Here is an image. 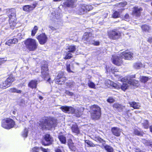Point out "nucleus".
<instances>
[{"label": "nucleus", "instance_id": "f3484780", "mask_svg": "<svg viewBox=\"0 0 152 152\" xmlns=\"http://www.w3.org/2000/svg\"><path fill=\"white\" fill-rule=\"evenodd\" d=\"M121 81L123 82H124L121 86V88L122 90L125 91L127 89V88L129 86V82H127L128 80H126L125 78H123L121 79Z\"/></svg>", "mask_w": 152, "mask_h": 152}, {"label": "nucleus", "instance_id": "f03ea898", "mask_svg": "<svg viewBox=\"0 0 152 152\" xmlns=\"http://www.w3.org/2000/svg\"><path fill=\"white\" fill-rule=\"evenodd\" d=\"M24 42L26 48L29 51H34L37 48L38 43L34 39L28 38L25 40Z\"/></svg>", "mask_w": 152, "mask_h": 152}, {"label": "nucleus", "instance_id": "13d9d810", "mask_svg": "<svg viewBox=\"0 0 152 152\" xmlns=\"http://www.w3.org/2000/svg\"><path fill=\"white\" fill-rule=\"evenodd\" d=\"M40 149L43 152H48L49 151V149H45L42 147H41Z\"/></svg>", "mask_w": 152, "mask_h": 152}, {"label": "nucleus", "instance_id": "4c0bfd02", "mask_svg": "<svg viewBox=\"0 0 152 152\" xmlns=\"http://www.w3.org/2000/svg\"><path fill=\"white\" fill-rule=\"evenodd\" d=\"M85 143L87 144L90 147H94L95 146V145L94 144L89 140H85Z\"/></svg>", "mask_w": 152, "mask_h": 152}, {"label": "nucleus", "instance_id": "ea45409f", "mask_svg": "<svg viewBox=\"0 0 152 152\" xmlns=\"http://www.w3.org/2000/svg\"><path fill=\"white\" fill-rule=\"evenodd\" d=\"M68 49L70 52H73L75 51L76 50V47L75 46L70 45L68 48Z\"/></svg>", "mask_w": 152, "mask_h": 152}, {"label": "nucleus", "instance_id": "1a4fd4ad", "mask_svg": "<svg viewBox=\"0 0 152 152\" xmlns=\"http://www.w3.org/2000/svg\"><path fill=\"white\" fill-rule=\"evenodd\" d=\"M37 39L40 44L43 45L47 41L48 37L45 33L40 34L37 37Z\"/></svg>", "mask_w": 152, "mask_h": 152}, {"label": "nucleus", "instance_id": "20e7f679", "mask_svg": "<svg viewBox=\"0 0 152 152\" xmlns=\"http://www.w3.org/2000/svg\"><path fill=\"white\" fill-rule=\"evenodd\" d=\"M61 109L64 112L68 113H74L77 117H80L82 114L80 109H76L71 107L66 106H62L61 107Z\"/></svg>", "mask_w": 152, "mask_h": 152}, {"label": "nucleus", "instance_id": "4468645a", "mask_svg": "<svg viewBox=\"0 0 152 152\" xmlns=\"http://www.w3.org/2000/svg\"><path fill=\"white\" fill-rule=\"evenodd\" d=\"M92 34L90 32H85L84 34L82 39L84 41L90 42V40L94 38Z\"/></svg>", "mask_w": 152, "mask_h": 152}, {"label": "nucleus", "instance_id": "bb28decb", "mask_svg": "<svg viewBox=\"0 0 152 152\" xmlns=\"http://www.w3.org/2000/svg\"><path fill=\"white\" fill-rule=\"evenodd\" d=\"M10 86V85L6 80L2 82L0 84V88H1L5 89Z\"/></svg>", "mask_w": 152, "mask_h": 152}, {"label": "nucleus", "instance_id": "9b49d317", "mask_svg": "<svg viewBox=\"0 0 152 152\" xmlns=\"http://www.w3.org/2000/svg\"><path fill=\"white\" fill-rule=\"evenodd\" d=\"M63 75L62 72L58 74L56 81V83L59 84H62L65 81L66 79L65 77L63 76Z\"/></svg>", "mask_w": 152, "mask_h": 152}, {"label": "nucleus", "instance_id": "5fc2aeb1", "mask_svg": "<svg viewBox=\"0 0 152 152\" xmlns=\"http://www.w3.org/2000/svg\"><path fill=\"white\" fill-rule=\"evenodd\" d=\"M107 101L109 103H111L113 102L114 101V100L112 97H110L107 100Z\"/></svg>", "mask_w": 152, "mask_h": 152}, {"label": "nucleus", "instance_id": "6e6d98bb", "mask_svg": "<svg viewBox=\"0 0 152 152\" xmlns=\"http://www.w3.org/2000/svg\"><path fill=\"white\" fill-rule=\"evenodd\" d=\"M65 93L67 95L72 96L73 95V93L72 92H70L68 91H66Z\"/></svg>", "mask_w": 152, "mask_h": 152}, {"label": "nucleus", "instance_id": "7c9ffc66", "mask_svg": "<svg viewBox=\"0 0 152 152\" xmlns=\"http://www.w3.org/2000/svg\"><path fill=\"white\" fill-rule=\"evenodd\" d=\"M9 91L12 93H16L20 94L21 93V91L18 90L17 89L15 88H10L9 90Z\"/></svg>", "mask_w": 152, "mask_h": 152}, {"label": "nucleus", "instance_id": "ddd939ff", "mask_svg": "<svg viewBox=\"0 0 152 152\" xmlns=\"http://www.w3.org/2000/svg\"><path fill=\"white\" fill-rule=\"evenodd\" d=\"M45 140L47 142V143L45 144L43 143V144L45 145H48L52 144L53 141V138L48 134H46L45 136Z\"/></svg>", "mask_w": 152, "mask_h": 152}, {"label": "nucleus", "instance_id": "7ed1b4c3", "mask_svg": "<svg viewBox=\"0 0 152 152\" xmlns=\"http://www.w3.org/2000/svg\"><path fill=\"white\" fill-rule=\"evenodd\" d=\"M90 112L91 117L94 119H98L101 115L100 108L96 105H94L91 107Z\"/></svg>", "mask_w": 152, "mask_h": 152}, {"label": "nucleus", "instance_id": "e433bc0d", "mask_svg": "<svg viewBox=\"0 0 152 152\" xmlns=\"http://www.w3.org/2000/svg\"><path fill=\"white\" fill-rule=\"evenodd\" d=\"M120 13L119 12L116 11H115L112 15V17L116 18H118L120 16Z\"/></svg>", "mask_w": 152, "mask_h": 152}, {"label": "nucleus", "instance_id": "f704fd0d", "mask_svg": "<svg viewBox=\"0 0 152 152\" xmlns=\"http://www.w3.org/2000/svg\"><path fill=\"white\" fill-rule=\"evenodd\" d=\"M142 126L145 129H148L149 127L148 121L147 120H144L142 123Z\"/></svg>", "mask_w": 152, "mask_h": 152}, {"label": "nucleus", "instance_id": "052dcab7", "mask_svg": "<svg viewBox=\"0 0 152 152\" xmlns=\"http://www.w3.org/2000/svg\"><path fill=\"white\" fill-rule=\"evenodd\" d=\"M6 61V60H4V58H0V65L4 63Z\"/></svg>", "mask_w": 152, "mask_h": 152}, {"label": "nucleus", "instance_id": "4be33fe9", "mask_svg": "<svg viewBox=\"0 0 152 152\" xmlns=\"http://www.w3.org/2000/svg\"><path fill=\"white\" fill-rule=\"evenodd\" d=\"M71 129L73 132L78 134L79 133V129L76 123H73L72 124Z\"/></svg>", "mask_w": 152, "mask_h": 152}, {"label": "nucleus", "instance_id": "2f4dec72", "mask_svg": "<svg viewBox=\"0 0 152 152\" xmlns=\"http://www.w3.org/2000/svg\"><path fill=\"white\" fill-rule=\"evenodd\" d=\"M83 6L85 7V9L86 12H87V11L92 10L93 8V7L91 5L85 4H83Z\"/></svg>", "mask_w": 152, "mask_h": 152}, {"label": "nucleus", "instance_id": "c85d7f7f", "mask_svg": "<svg viewBox=\"0 0 152 152\" xmlns=\"http://www.w3.org/2000/svg\"><path fill=\"white\" fill-rule=\"evenodd\" d=\"M66 66L67 70L68 72H73L72 71V70L73 69L74 67L73 65L72 64H68V63H67Z\"/></svg>", "mask_w": 152, "mask_h": 152}, {"label": "nucleus", "instance_id": "473e14b6", "mask_svg": "<svg viewBox=\"0 0 152 152\" xmlns=\"http://www.w3.org/2000/svg\"><path fill=\"white\" fill-rule=\"evenodd\" d=\"M151 78L146 76H141L140 77V81L141 82L145 83L150 80Z\"/></svg>", "mask_w": 152, "mask_h": 152}, {"label": "nucleus", "instance_id": "bf43d9fd", "mask_svg": "<svg viewBox=\"0 0 152 152\" xmlns=\"http://www.w3.org/2000/svg\"><path fill=\"white\" fill-rule=\"evenodd\" d=\"M92 44L95 45H98L99 44V42L98 41H94L92 43Z\"/></svg>", "mask_w": 152, "mask_h": 152}, {"label": "nucleus", "instance_id": "864d4df0", "mask_svg": "<svg viewBox=\"0 0 152 152\" xmlns=\"http://www.w3.org/2000/svg\"><path fill=\"white\" fill-rule=\"evenodd\" d=\"M12 44V39L9 40L5 43L6 45H7L9 46H10Z\"/></svg>", "mask_w": 152, "mask_h": 152}, {"label": "nucleus", "instance_id": "b1692460", "mask_svg": "<svg viewBox=\"0 0 152 152\" xmlns=\"http://www.w3.org/2000/svg\"><path fill=\"white\" fill-rule=\"evenodd\" d=\"M129 104L130 106L134 108V109H139L141 106L139 103L135 102H129Z\"/></svg>", "mask_w": 152, "mask_h": 152}, {"label": "nucleus", "instance_id": "338daca9", "mask_svg": "<svg viewBox=\"0 0 152 152\" xmlns=\"http://www.w3.org/2000/svg\"><path fill=\"white\" fill-rule=\"evenodd\" d=\"M141 151L140 149H136L135 150V152H141Z\"/></svg>", "mask_w": 152, "mask_h": 152}, {"label": "nucleus", "instance_id": "680f3d73", "mask_svg": "<svg viewBox=\"0 0 152 152\" xmlns=\"http://www.w3.org/2000/svg\"><path fill=\"white\" fill-rule=\"evenodd\" d=\"M129 110H128L127 112L126 113H124V115L126 116V118H128V117H129L131 115V114H129V115L128 114V112H129Z\"/></svg>", "mask_w": 152, "mask_h": 152}, {"label": "nucleus", "instance_id": "49530a36", "mask_svg": "<svg viewBox=\"0 0 152 152\" xmlns=\"http://www.w3.org/2000/svg\"><path fill=\"white\" fill-rule=\"evenodd\" d=\"M143 143H145L146 145H149L152 147V142H149L148 141L146 140H145L143 141Z\"/></svg>", "mask_w": 152, "mask_h": 152}, {"label": "nucleus", "instance_id": "09e8293b", "mask_svg": "<svg viewBox=\"0 0 152 152\" xmlns=\"http://www.w3.org/2000/svg\"><path fill=\"white\" fill-rule=\"evenodd\" d=\"M134 133L137 135L139 136H142V133L141 132H140L139 131L137 130H135L134 132Z\"/></svg>", "mask_w": 152, "mask_h": 152}, {"label": "nucleus", "instance_id": "5701e85b", "mask_svg": "<svg viewBox=\"0 0 152 152\" xmlns=\"http://www.w3.org/2000/svg\"><path fill=\"white\" fill-rule=\"evenodd\" d=\"M37 84V81L36 80H32L28 83V86L29 87L33 88H36Z\"/></svg>", "mask_w": 152, "mask_h": 152}, {"label": "nucleus", "instance_id": "774afa93", "mask_svg": "<svg viewBox=\"0 0 152 152\" xmlns=\"http://www.w3.org/2000/svg\"><path fill=\"white\" fill-rule=\"evenodd\" d=\"M149 128L150 132H152V126H150L149 127Z\"/></svg>", "mask_w": 152, "mask_h": 152}, {"label": "nucleus", "instance_id": "4d7b16f0", "mask_svg": "<svg viewBox=\"0 0 152 152\" xmlns=\"http://www.w3.org/2000/svg\"><path fill=\"white\" fill-rule=\"evenodd\" d=\"M12 40V44H16L18 42V40L16 38H13Z\"/></svg>", "mask_w": 152, "mask_h": 152}, {"label": "nucleus", "instance_id": "79ce46f5", "mask_svg": "<svg viewBox=\"0 0 152 152\" xmlns=\"http://www.w3.org/2000/svg\"><path fill=\"white\" fill-rule=\"evenodd\" d=\"M88 86L91 88H95V84L91 81L89 80L88 83Z\"/></svg>", "mask_w": 152, "mask_h": 152}, {"label": "nucleus", "instance_id": "a18cd8bd", "mask_svg": "<svg viewBox=\"0 0 152 152\" xmlns=\"http://www.w3.org/2000/svg\"><path fill=\"white\" fill-rule=\"evenodd\" d=\"M113 107L114 108L118 109H121L122 108V106L118 103L114 104L113 105Z\"/></svg>", "mask_w": 152, "mask_h": 152}, {"label": "nucleus", "instance_id": "c756f323", "mask_svg": "<svg viewBox=\"0 0 152 152\" xmlns=\"http://www.w3.org/2000/svg\"><path fill=\"white\" fill-rule=\"evenodd\" d=\"M58 138L61 143L66 144V137L63 135H59Z\"/></svg>", "mask_w": 152, "mask_h": 152}, {"label": "nucleus", "instance_id": "58836bf2", "mask_svg": "<svg viewBox=\"0 0 152 152\" xmlns=\"http://www.w3.org/2000/svg\"><path fill=\"white\" fill-rule=\"evenodd\" d=\"M142 30L145 31H148L150 29V27L145 25L142 26Z\"/></svg>", "mask_w": 152, "mask_h": 152}, {"label": "nucleus", "instance_id": "f8f14e48", "mask_svg": "<svg viewBox=\"0 0 152 152\" xmlns=\"http://www.w3.org/2000/svg\"><path fill=\"white\" fill-rule=\"evenodd\" d=\"M112 60L113 63L117 65H120L122 63V60L121 57L116 55L113 56Z\"/></svg>", "mask_w": 152, "mask_h": 152}, {"label": "nucleus", "instance_id": "3c124183", "mask_svg": "<svg viewBox=\"0 0 152 152\" xmlns=\"http://www.w3.org/2000/svg\"><path fill=\"white\" fill-rule=\"evenodd\" d=\"M123 19L127 21H129V15L127 14H126L123 17Z\"/></svg>", "mask_w": 152, "mask_h": 152}, {"label": "nucleus", "instance_id": "dca6fc26", "mask_svg": "<svg viewBox=\"0 0 152 152\" xmlns=\"http://www.w3.org/2000/svg\"><path fill=\"white\" fill-rule=\"evenodd\" d=\"M105 84L108 87L111 86L117 89H119L120 88V86L119 85L109 80H107Z\"/></svg>", "mask_w": 152, "mask_h": 152}, {"label": "nucleus", "instance_id": "0e129e2a", "mask_svg": "<svg viewBox=\"0 0 152 152\" xmlns=\"http://www.w3.org/2000/svg\"><path fill=\"white\" fill-rule=\"evenodd\" d=\"M37 4H33L32 6H31V9L32 10L36 6Z\"/></svg>", "mask_w": 152, "mask_h": 152}, {"label": "nucleus", "instance_id": "8fccbe9b", "mask_svg": "<svg viewBox=\"0 0 152 152\" xmlns=\"http://www.w3.org/2000/svg\"><path fill=\"white\" fill-rule=\"evenodd\" d=\"M75 85V83L73 81H71L67 83V85L69 87H73Z\"/></svg>", "mask_w": 152, "mask_h": 152}, {"label": "nucleus", "instance_id": "f257e3e1", "mask_svg": "<svg viewBox=\"0 0 152 152\" xmlns=\"http://www.w3.org/2000/svg\"><path fill=\"white\" fill-rule=\"evenodd\" d=\"M39 126L43 130H50L57 125L56 120L51 117L47 118L46 119H42L39 121Z\"/></svg>", "mask_w": 152, "mask_h": 152}, {"label": "nucleus", "instance_id": "de8ad7c7", "mask_svg": "<svg viewBox=\"0 0 152 152\" xmlns=\"http://www.w3.org/2000/svg\"><path fill=\"white\" fill-rule=\"evenodd\" d=\"M72 54L70 53V52L68 51L66 55L64 58L65 59H70L72 57Z\"/></svg>", "mask_w": 152, "mask_h": 152}, {"label": "nucleus", "instance_id": "423d86ee", "mask_svg": "<svg viewBox=\"0 0 152 152\" xmlns=\"http://www.w3.org/2000/svg\"><path fill=\"white\" fill-rule=\"evenodd\" d=\"M10 14L9 15V23L11 27H14L16 25V12L15 9H12L10 10Z\"/></svg>", "mask_w": 152, "mask_h": 152}, {"label": "nucleus", "instance_id": "c9c22d12", "mask_svg": "<svg viewBox=\"0 0 152 152\" xmlns=\"http://www.w3.org/2000/svg\"><path fill=\"white\" fill-rule=\"evenodd\" d=\"M134 66L136 69H139L143 66V65L141 62H139L135 63Z\"/></svg>", "mask_w": 152, "mask_h": 152}, {"label": "nucleus", "instance_id": "0eeeda50", "mask_svg": "<svg viewBox=\"0 0 152 152\" xmlns=\"http://www.w3.org/2000/svg\"><path fill=\"white\" fill-rule=\"evenodd\" d=\"M48 70V66L46 64H45L42 66L41 69L42 77L45 80H47V81L49 82L50 78L49 77Z\"/></svg>", "mask_w": 152, "mask_h": 152}, {"label": "nucleus", "instance_id": "39448f33", "mask_svg": "<svg viewBox=\"0 0 152 152\" xmlns=\"http://www.w3.org/2000/svg\"><path fill=\"white\" fill-rule=\"evenodd\" d=\"M15 124V121L12 119L9 118H5L1 121V126L7 129H10L13 128Z\"/></svg>", "mask_w": 152, "mask_h": 152}, {"label": "nucleus", "instance_id": "2eb2a0df", "mask_svg": "<svg viewBox=\"0 0 152 152\" xmlns=\"http://www.w3.org/2000/svg\"><path fill=\"white\" fill-rule=\"evenodd\" d=\"M111 132L113 134L117 137H119L120 135L122 130L117 127H113L111 129Z\"/></svg>", "mask_w": 152, "mask_h": 152}, {"label": "nucleus", "instance_id": "603ef678", "mask_svg": "<svg viewBox=\"0 0 152 152\" xmlns=\"http://www.w3.org/2000/svg\"><path fill=\"white\" fill-rule=\"evenodd\" d=\"M127 4V2L126 1L121 2L119 4V5L120 7H124Z\"/></svg>", "mask_w": 152, "mask_h": 152}, {"label": "nucleus", "instance_id": "37998d69", "mask_svg": "<svg viewBox=\"0 0 152 152\" xmlns=\"http://www.w3.org/2000/svg\"><path fill=\"white\" fill-rule=\"evenodd\" d=\"M31 6L30 5H26L23 7V9L24 10L26 11H28L29 10H31Z\"/></svg>", "mask_w": 152, "mask_h": 152}, {"label": "nucleus", "instance_id": "cd10ccee", "mask_svg": "<svg viewBox=\"0 0 152 152\" xmlns=\"http://www.w3.org/2000/svg\"><path fill=\"white\" fill-rule=\"evenodd\" d=\"M15 79L13 77L12 75H11L7 79L5 80L7 83L10 86L12 83L15 80Z\"/></svg>", "mask_w": 152, "mask_h": 152}, {"label": "nucleus", "instance_id": "6ab92c4d", "mask_svg": "<svg viewBox=\"0 0 152 152\" xmlns=\"http://www.w3.org/2000/svg\"><path fill=\"white\" fill-rule=\"evenodd\" d=\"M142 7H134L132 12V14L136 16H139L140 15L141 11H142Z\"/></svg>", "mask_w": 152, "mask_h": 152}, {"label": "nucleus", "instance_id": "c03bdc74", "mask_svg": "<svg viewBox=\"0 0 152 152\" xmlns=\"http://www.w3.org/2000/svg\"><path fill=\"white\" fill-rule=\"evenodd\" d=\"M38 30V27L37 26H35L34 27L33 29L32 30L31 32V35L32 36H34L35 34L36 33L37 31Z\"/></svg>", "mask_w": 152, "mask_h": 152}, {"label": "nucleus", "instance_id": "72a5a7b5", "mask_svg": "<svg viewBox=\"0 0 152 152\" xmlns=\"http://www.w3.org/2000/svg\"><path fill=\"white\" fill-rule=\"evenodd\" d=\"M102 148H104L108 152H113V148L109 145H103L102 146Z\"/></svg>", "mask_w": 152, "mask_h": 152}, {"label": "nucleus", "instance_id": "393cba45", "mask_svg": "<svg viewBox=\"0 0 152 152\" xmlns=\"http://www.w3.org/2000/svg\"><path fill=\"white\" fill-rule=\"evenodd\" d=\"M129 84L130 85H132L135 86H138L139 85V82L137 80H134L130 79L127 81Z\"/></svg>", "mask_w": 152, "mask_h": 152}, {"label": "nucleus", "instance_id": "9d476101", "mask_svg": "<svg viewBox=\"0 0 152 152\" xmlns=\"http://www.w3.org/2000/svg\"><path fill=\"white\" fill-rule=\"evenodd\" d=\"M133 54L131 52L126 51L122 53L120 55V56L125 59L130 60L132 57Z\"/></svg>", "mask_w": 152, "mask_h": 152}, {"label": "nucleus", "instance_id": "a878e982", "mask_svg": "<svg viewBox=\"0 0 152 152\" xmlns=\"http://www.w3.org/2000/svg\"><path fill=\"white\" fill-rule=\"evenodd\" d=\"M94 140L97 142H99L100 143L104 144L105 143V141L103 139H102L99 136L95 135L94 137Z\"/></svg>", "mask_w": 152, "mask_h": 152}, {"label": "nucleus", "instance_id": "a19ab883", "mask_svg": "<svg viewBox=\"0 0 152 152\" xmlns=\"http://www.w3.org/2000/svg\"><path fill=\"white\" fill-rule=\"evenodd\" d=\"M28 133V129L26 128L25 129L24 131L22 132V136L23 137H26Z\"/></svg>", "mask_w": 152, "mask_h": 152}, {"label": "nucleus", "instance_id": "a211bd4d", "mask_svg": "<svg viewBox=\"0 0 152 152\" xmlns=\"http://www.w3.org/2000/svg\"><path fill=\"white\" fill-rule=\"evenodd\" d=\"M75 0H67L64 3V5L67 7L73 8L75 7Z\"/></svg>", "mask_w": 152, "mask_h": 152}, {"label": "nucleus", "instance_id": "412c9836", "mask_svg": "<svg viewBox=\"0 0 152 152\" xmlns=\"http://www.w3.org/2000/svg\"><path fill=\"white\" fill-rule=\"evenodd\" d=\"M77 12L78 14L79 15L83 14L86 13L85 9V7L83 4L80 5L78 8Z\"/></svg>", "mask_w": 152, "mask_h": 152}, {"label": "nucleus", "instance_id": "aec40b11", "mask_svg": "<svg viewBox=\"0 0 152 152\" xmlns=\"http://www.w3.org/2000/svg\"><path fill=\"white\" fill-rule=\"evenodd\" d=\"M68 144L71 150L74 151H75L76 150V148L71 139L69 140Z\"/></svg>", "mask_w": 152, "mask_h": 152}, {"label": "nucleus", "instance_id": "6e6552de", "mask_svg": "<svg viewBox=\"0 0 152 152\" xmlns=\"http://www.w3.org/2000/svg\"><path fill=\"white\" fill-rule=\"evenodd\" d=\"M121 34L120 32L115 31L112 30L110 32L109 34V36L110 38L113 39H118L121 36Z\"/></svg>", "mask_w": 152, "mask_h": 152}, {"label": "nucleus", "instance_id": "69168bd1", "mask_svg": "<svg viewBox=\"0 0 152 152\" xmlns=\"http://www.w3.org/2000/svg\"><path fill=\"white\" fill-rule=\"evenodd\" d=\"M147 41L148 42L150 43H151L152 42V38H148Z\"/></svg>", "mask_w": 152, "mask_h": 152}, {"label": "nucleus", "instance_id": "e2e57ef3", "mask_svg": "<svg viewBox=\"0 0 152 152\" xmlns=\"http://www.w3.org/2000/svg\"><path fill=\"white\" fill-rule=\"evenodd\" d=\"M49 28H50L52 31L56 30V29L55 27L51 26H49Z\"/></svg>", "mask_w": 152, "mask_h": 152}]
</instances>
